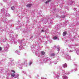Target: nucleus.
<instances>
[{"mask_svg":"<svg viewBox=\"0 0 79 79\" xmlns=\"http://www.w3.org/2000/svg\"><path fill=\"white\" fill-rule=\"evenodd\" d=\"M31 6H32V4H27L26 5V6H27V7H28L29 8H30V7H31Z\"/></svg>","mask_w":79,"mask_h":79,"instance_id":"1","label":"nucleus"},{"mask_svg":"<svg viewBox=\"0 0 79 79\" xmlns=\"http://www.w3.org/2000/svg\"><path fill=\"white\" fill-rule=\"evenodd\" d=\"M66 34H67V32L64 31L63 33V36H65V35H66Z\"/></svg>","mask_w":79,"mask_h":79,"instance_id":"2","label":"nucleus"},{"mask_svg":"<svg viewBox=\"0 0 79 79\" xmlns=\"http://www.w3.org/2000/svg\"><path fill=\"white\" fill-rule=\"evenodd\" d=\"M63 68H66V67H67V64H66V63L64 64H63Z\"/></svg>","mask_w":79,"mask_h":79,"instance_id":"3","label":"nucleus"},{"mask_svg":"<svg viewBox=\"0 0 79 79\" xmlns=\"http://www.w3.org/2000/svg\"><path fill=\"white\" fill-rule=\"evenodd\" d=\"M11 76L12 77H15V73H12L11 74Z\"/></svg>","mask_w":79,"mask_h":79,"instance_id":"4","label":"nucleus"},{"mask_svg":"<svg viewBox=\"0 0 79 79\" xmlns=\"http://www.w3.org/2000/svg\"><path fill=\"white\" fill-rule=\"evenodd\" d=\"M51 0H48L47 1H46L45 2V3L47 4V3H49V2H51Z\"/></svg>","mask_w":79,"mask_h":79,"instance_id":"5","label":"nucleus"},{"mask_svg":"<svg viewBox=\"0 0 79 79\" xmlns=\"http://www.w3.org/2000/svg\"><path fill=\"white\" fill-rule=\"evenodd\" d=\"M63 79H68V77H65V76H64L63 77Z\"/></svg>","mask_w":79,"mask_h":79,"instance_id":"6","label":"nucleus"},{"mask_svg":"<svg viewBox=\"0 0 79 79\" xmlns=\"http://www.w3.org/2000/svg\"><path fill=\"white\" fill-rule=\"evenodd\" d=\"M11 9L12 10H14L15 9V6H12L11 7Z\"/></svg>","mask_w":79,"mask_h":79,"instance_id":"7","label":"nucleus"},{"mask_svg":"<svg viewBox=\"0 0 79 79\" xmlns=\"http://www.w3.org/2000/svg\"><path fill=\"white\" fill-rule=\"evenodd\" d=\"M41 53L43 55H44L45 54V52L44 51H42L41 52Z\"/></svg>","mask_w":79,"mask_h":79,"instance_id":"8","label":"nucleus"},{"mask_svg":"<svg viewBox=\"0 0 79 79\" xmlns=\"http://www.w3.org/2000/svg\"><path fill=\"white\" fill-rule=\"evenodd\" d=\"M57 38L56 36H55L53 37V39L54 40H55L56 39H57Z\"/></svg>","mask_w":79,"mask_h":79,"instance_id":"9","label":"nucleus"},{"mask_svg":"<svg viewBox=\"0 0 79 79\" xmlns=\"http://www.w3.org/2000/svg\"><path fill=\"white\" fill-rule=\"evenodd\" d=\"M51 56H55V54H51Z\"/></svg>","mask_w":79,"mask_h":79,"instance_id":"10","label":"nucleus"},{"mask_svg":"<svg viewBox=\"0 0 79 79\" xmlns=\"http://www.w3.org/2000/svg\"><path fill=\"white\" fill-rule=\"evenodd\" d=\"M11 72H12V73H15V71L13 70H11Z\"/></svg>","mask_w":79,"mask_h":79,"instance_id":"11","label":"nucleus"},{"mask_svg":"<svg viewBox=\"0 0 79 79\" xmlns=\"http://www.w3.org/2000/svg\"><path fill=\"white\" fill-rule=\"evenodd\" d=\"M2 50V48L0 46V51Z\"/></svg>","mask_w":79,"mask_h":79,"instance_id":"12","label":"nucleus"},{"mask_svg":"<svg viewBox=\"0 0 79 79\" xmlns=\"http://www.w3.org/2000/svg\"><path fill=\"white\" fill-rule=\"evenodd\" d=\"M41 79H47L46 78H44V77H41Z\"/></svg>","mask_w":79,"mask_h":79,"instance_id":"13","label":"nucleus"},{"mask_svg":"<svg viewBox=\"0 0 79 79\" xmlns=\"http://www.w3.org/2000/svg\"><path fill=\"white\" fill-rule=\"evenodd\" d=\"M18 76H19L18 75H16V76L15 77V78H16V77H18Z\"/></svg>","mask_w":79,"mask_h":79,"instance_id":"14","label":"nucleus"},{"mask_svg":"<svg viewBox=\"0 0 79 79\" xmlns=\"http://www.w3.org/2000/svg\"><path fill=\"white\" fill-rule=\"evenodd\" d=\"M65 16H66L65 15H64V17H63V18H65Z\"/></svg>","mask_w":79,"mask_h":79,"instance_id":"15","label":"nucleus"},{"mask_svg":"<svg viewBox=\"0 0 79 79\" xmlns=\"http://www.w3.org/2000/svg\"><path fill=\"white\" fill-rule=\"evenodd\" d=\"M57 50L58 51L60 49L58 48H57Z\"/></svg>","mask_w":79,"mask_h":79,"instance_id":"16","label":"nucleus"},{"mask_svg":"<svg viewBox=\"0 0 79 79\" xmlns=\"http://www.w3.org/2000/svg\"><path fill=\"white\" fill-rule=\"evenodd\" d=\"M42 32H44V30H42Z\"/></svg>","mask_w":79,"mask_h":79,"instance_id":"17","label":"nucleus"},{"mask_svg":"<svg viewBox=\"0 0 79 79\" xmlns=\"http://www.w3.org/2000/svg\"><path fill=\"white\" fill-rule=\"evenodd\" d=\"M32 64V62L30 63V64Z\"/></svg>","mask_w":79,"mask_h":79,"instance_id":"18","label":"nucleus"}]
</instances>
